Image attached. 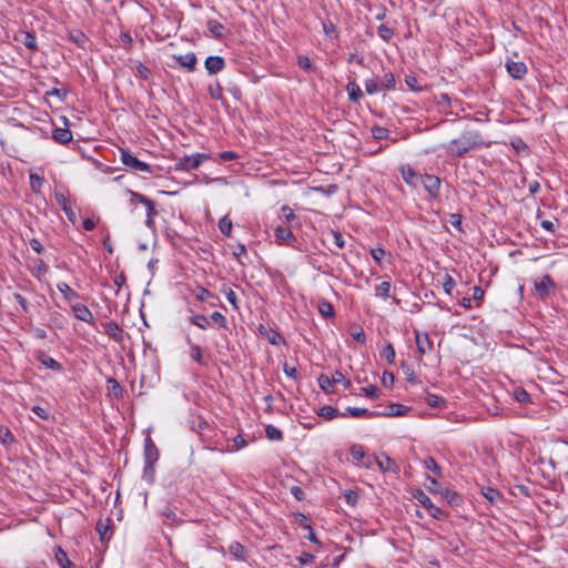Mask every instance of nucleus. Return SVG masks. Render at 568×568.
<instances>
[{
	"instance_id": "1",
	"label": "nucleus",
	"mask_w": 568,
	"mask_h": 568,
	"mask_svg": "<svg viewBox=\"0 0 568 568\" xmlns=\"http://www.w3.org/2000/svg\"><path fill=\"white\" fill-rule=\"evenodd\" d=\"M485 145V141L479 132L467 130L460 136L453 139L444 148L452 156H463L470 150L478 149Z\"/></svg>"
},
{
	"instance_id": "2",
	"label": "nucleus",
	"mask_w": 568,
	"mask_h": 568,
	"mask_svg": "<svg viewBox=\"0 0 568 568\" xmlns=\"http://www.w3.org/2000/svg\"><path fill=\"white\" fill-rule=\"evenodd\" d=\"M120 154H121V161L125 166H128L131 170L136 171V172L151 173V169H150L149 164L140 161L134 155H132L129 151H126L124 149H120Z\"/></svg>"
},
{
	"instance_id": "3",
	"label": "nucleus",
	"mask_w": 568,
	"mask_h": 568,
	"mask_svg": "<svg viewBox=\"0 0 568 568\" xmlns=\"http://www.w3.org/2000/svg\"><path fill=\"white\" fill-rule=\"evenodd\" d=\"M420 185L428 192L433 197L438 196L440 189V180L435 175L425 174L420 176Z\"/></svg>"
},
{
	"instance_id": "4",
	"label": "nucleus",
	"mask_w": 568,
	"mask_h": 568,
	"mask_svg": "<svg viewBox=\"0 0 568 568\" xmlns=\"http://www.w3.org/2000/svg\"><path fill=\"white\" fill-rule=\"evenodd\" d=\"M536 293L540 298L546 297L554 290V282L549 275H542L534 282Z\"/></svg>"
},
{
	"instance_id": "5",
	"label": "nucleus",
	"mask_w": 568,
	"mask_h": 568,
	"mask_svg": "<svg viewBox=\"0 0 568 568\" xmlns=\"http://www.w3.org/2000/svg\"><path fill=\"white\" fill-rule=\"evenodd\" d=\"M414 496L425 508L428 509L432 517L438 519L443 516L442 509L435 506L423 490H418Z\"/></svg>"
},
{
	"instance_id": "6",
	"label": "nucleus",
	"mask_w": 568,
	"mask_h": 568,
	"mask_svg": "<svg viewBox=\"0 0 568 568\" xmlns=\"http://www.w3.org/2000/svg\"><path fill=\"white\" fill-rule=\"evenodd\" d=\"M130 194L132 199H136L140 203L146 206V225L151 226L153 223V217L156 214L153 202L143 194L136 192H130Z\"/></svg>"
},
{
	"instance_id": "7",
	"label": "nucleus",
	"mask_w": 568,
	"mask_h": 568,
	"mask_svg": "<svg viewBox=\"0 0 568 568\" xmlns=\"http://www.w3.org/2000/svg\"><path fill=\"white\" fill-rule=\"evenodd\" d=\"M14 40L22 43L27 49L37 50V38L33 33L28 31H19L14 36Z\"/></svg>"
},
{
	"instance_id": "8",
	"label": "nucleus",
	"mask_w": 568,
	"mask_h": 568,
	"mask_svg": "<svg viewBox=\"0 0 568 568\" xmlns=\"http://www.w3.org/2000/svg\"><path fill=\"white\" fill-rule=\"evenodd\" d=\"M506 69L508 73L515 79H523L527 73V67L524 62L519 61H508L506 63Z\"/></svg>"
},
{
	"instance_id": "9",
	"label": "nucleus",
	"mask_w": 568,
	"mask_h": 568,
	"mask_svg": "<svg viewBox=\"0 0 568 568\" xmlns=\"http://www.w3.org/2000/svg\"><path fill=\"white\" fill-rule=\"evenodd\" d=\"M375 463L381 471L387 473H396L397 466L393 459H390L387 455H379L375 457Z\"/></svg>"
},
{
	"instance_id": "10",
	"label": "nucleus",
	"mask_w": 568,
	"mask_h": 568,
	"mask_svg": "<svg viewBox=\"0 0 568 568\" xmlns=\"http://www.w3.org/2000/svg\"><path fill=\"white\" fill-rule=\"evenodd\" d=\"M72 312L74 316L83 322L92 323L93 322V315L91 311L83 304L75 303L72 305Z\"/></svg>"
},
{
	"instance_id": "11",
	"label": "nucleus",
	"mask_w": 568,
	"mask_h": 568,
	"mask_svg": "<svg viewBox=\"0 0 568 568\" xmlns=\"http://www.w3.org/2000/svg\"><path fill=\"white\" fill-rule=\"evenodd\" d=\"M416 346L418 349V353L424 355L427 352H429L433 347L432 342L429 341V337L426 333H416L415 336Z\"/></svg>"
},
{
	"instance_id": "12",
	"label": "nucleus",
	"mask_w": 568,
	"mask_h": 568,
	"mask_svg": "<svg viewBox=\"0 0 568 568\" xmlns=\"http://www.w3.org/2000/svg\"><path fill=\"white\" fill-rule=\"evenodd\" d=\"M225 67L224 59L217 55L209 57L205 60V68L210 73H217Z\"/></svg>"
},
{
	"instance_id": "13",
	"label": "nucleus",
	"mask_w": 568,
	"mask_h": 568,
	"mask_svg": "<svg viewBox=\"0 0 568 568\" xmlns=\"http://www.w3.org/2000/svg\"><path fill=\"white\" fill-rule=\"evenodd\" d=\"M173 59L189 71H193L196 64V57L193 53L173 55Z\"/></svg>"
},
{
	"instance_id": "14",
	"label": "nucleus",
	"mask_w": 568,
	"mask_h": 568,
	"mask_svg": "<svg viewBox=\"0 0 568 568\" xmlns=\"http://www.w3.org/2000/svg\"><path fill=\"white\" fill-rule=\"evenodd\" d=\"M420 176L410 166L402 168V178L413 187H417L420 182Z\"/></svg>"
},
{
	"instance_id": "15",
	"label": "nucleus",
	"mask_w": 568,
	"mask_h": 568,
	"mask_svg": "<svg viewBox=\"0 0 568 568\" xmlns=\"http://www.w3.org/2000/svg\"><path fill=\"white\" fill-rule=\"evenodd\" d=\"M275 237L278 244H291V242L294 240L292 231L288 227L282 225H278L275 229Z\"/></svg>"
},
{
	"instance_id": "16",
	"label": "nucleus",
	"mask_w": 568,
	"mask_h": 568,
	"mask_svg": "<svg viewBox=\"0 0 568 568\" xmlns=\"http://www.w3.org/2000/svg\"><path fill=\"white\" fill-rule=\"evenodd\" d=\"M203 159H204V155H202V154L185 156L182 160L181 165L185 170H193V169H196L203 162Z\"/></svg>"
},
{
	"instance_id": "17",
	"label": "nucleus",
	"mask_w": 568,
	"mask_h": 568,
	"mask_svg": "<svg viewBox=\"0 0 568 568\" xmlns=\"http://www.w3.org/2000/svg\"><path fill=\"white\" fill-rule=\"evenodd\" d=\"M105 333L115 342H121L123 339V331L120 326L113 322L105 324Z\"/></svg>"
},
{
	"instance_id": "18",
	"label": "nucleus",
	"mask_w": 568,
	"mask_h": 568,
	"mask_svg": "<svg viewBox=\"0 0 568 568\" xmlns=\"http://www.w3.org/2000/svg\"><path fill=\"white\" fill-rule=\"evenodd\" d=\"M229 552L237 560H246V549L237 541L230 544Z\"/></svg>"
},
{
	"instance_id": "19",
	"label": "nucleus",
	"mask_w": 568,
	"mask_h": 568,
	"mask_svg": "<svg viewBox=\"0 0 568 568\" xmlns=\"http://www.w3.org/2000/svg\"><path fill=\"white\" fill-rule=\"evenodd\" d=\"M351 456L353 457L354 460H356L358 464L369 468L371 467V463L367 462H363V459L365 458V450L363 448V446L361 445H354L352 446L351 448Z\"/></svg>"
},
{
	"instance_id": "20",
	"label": "nucleus",
	"mask_w": 568,
	"mask_h": 568,
	"mask_svg": "<svg viewBox=\"0 0 568 568\" xmlns=\"http://www.w3.org/2000/svg\"><path fill=\"white\" fill-rule=\"evenodd\" d=\"M52 138L59 143H68L72 140V133L68 129H55Z\"/></svg>"
},
{
	"instance_id": "21",
	"label": "nucleus",
	"mask_w": 568,
	"mask_h": 568,
	"mask_svg": "<svg viewBox=\"0 0 568 568\" xmlns=\"http://www.w3.org/2000/svg\"><path fill=\"white\" fill-rule=\"evenodd\" d=\"M57 288L68 301H74L79 297V295L64 282L58 283Z\"/></svg>"
},
{
	"instance_id": "22",
	"label": "nucleus",
	"mask_w": 568,
	"mask_h": 568,
	"mask_svg": "<svg viewBox=\"0 0 568 568\" xmlns=\"http://www.w3.org/2000/svg\"><path fill=\"white\" fill-rule=\"evenodd\" d=\"M207 29L216 38L223 36L224 27L216 20H210L207 22Z\"/></svg>"
},
{
	"instance_id": "23",
	"label": "nucleus",
	"mask_w": 568,
	"mask_h": 568,
	"mask_svg": "<svg viewBox=\"0 0 568 568\" xmlns=\"http://www.w3.org/2000/svg\"><path fill=\"white\" fill-rule=\"evenodd\" d=\"M265 435H266L267 439H270V440H276V442L282 440V433H281V430L278 428H276L275 426H273V425H267L266 426Z\"/></svg>"
},
{
	"instance_id": "24",
	"label": "nucleus",
	"mask_w": 568,
	"mask_h": 568,
	"mask_svg": "<svg viewBox=\"0 0 568 568\" xmlns=\"http://www.w3.org/2000/svg\"><path fill=\"white\" fill-rule=\"evenodd\" d=\"M318 416L324 417L326 419H333L336 416H338V412L334 407L325 405L320 408Z\"/></svg>"
},
{
	"instance_id": "25",
	"label": "nucleus",
	"mask_w": 568,
	"mask_h": 568,
	"mask_svg": "<svg viewBox=\"0 0 568 568\" xmlns=\"http://www.w3.org/2000/svg\"><path fill=\"white\" fill-rule=\"evenodd\" d=\"M424 467L437 476H442V469L433 457H427L424 459Z\"/></svg>"
},
{
	"instance_id": "26",
	"label": "nucleus",
	"mask_w": 568,
	"mask_h": 568,
	"mask_svg": "<svg viewBox=\"0 0 568 568\" xmlns=\"http://www.w3.org/2000/svg\"><path fill=\"white\" fill-rule=\"evenodd\" d=\"M318 312L324 316V317H331L334 315V311H333V306L329 302L327 301H321L318 303Z\"/></svg>"
},
{
	"instance_id": "27",
	"label": "nucleus",
	"mask_w": 568,
	"mask_h": 568,
	"mask_svg": "<svg viewBox=\"0 0 568 568\" xmlns=\"http://www.w3.org/2000/svg\"><path fill=\"white\" fill-rule=\"evenodd\" d=\"M381 356L389 364H393L394 361H395V349L394 347L392 346V344H387L382 353H381Z\"/></svg>"
},
{
	"instance_id": "28",
	"label": "nucleus",
	"mask_w": 568,
	"mask_h": 568,
	"mask_svg": "<svg viewBox=\"0 0 568 568\" xmlns=\"http://www.w3.org/2000/svg\"><path fill=\"white\" fill-rule=\"evenodd\" d=\"M390 292V283L389 282H382L375 291V295L378 297L387 298L389 297Z\"/></svg>"
},
{
	"instance_id": "29",
	"label": "nucleus",
	"mask_w": 568,
	"mask_h": 568,
	"mask_svg": "<svg viewBox=\"0 0 568 568\" xmlns=\"http://www.w3.org/2000/svg\"><path fill=\"white\" fill-rule=\"evenodd\" d=\"M346 414L351 415L352 417H362L364 415L372 416L373 414L368 412L366 408H359V407H348L345 413L342 414V416H345Z\"/></svg>"
},
{
	"instance_id": "30",
	"label": "nucleus",
	"mask_w": 568,
	"mask_h": 568,
	"mask_svg": "<svg viewBox=\"0 0 568 568\" xmlns=\"http://www.w3.org/2000/svg\"><path fill=\"white\" fill-rule=\"evenodd\" d=\"M219 229L224 235L230 236L232 231V221L227 216H223L219 222Z\"/></svg>"
},
{
	"instance_id": "31",
	"label": "nucleus",
	"mask_w": 568,
	"mask_h": 568,
	"mask_svg": "<svg viewBox=\"0 0 568 568\" xmlns=\"http://www.w3.org/2000/svg\"><path fill=\"white\" fill-rule=\"evenodd\" d=\"M14 440L12 433L7 427H0V442L3 445H10Z\"/></svg>"
},
{
	"instance_id": "32",
	"label": "nucleus",
	"mask_w": 568,
	"mask_h": 568,
	"mask_svg": "<svg viewBox=\"0 0 568 568\" xmlns=\"http://www.w3.org/2000/svg\"><path fill=\"white\" fill-rule=\"evenodd\" d=\"M55 559L61 566V568H67L72 565L71 561L68 559L67 552L61 548H59L58 551L55 552Z\"/></svg>"
},
{
	"instance_id": "33",
	"label": "nucleus",
	"mask_w": 568,
	"mask_h": 568,
	"mask_svg": "<svg viewBox=\"0 0 568 568\" xmlns=\"http://www.w3.org/2000/svg\"><path fill=\"white\" fill-rule=\"evenodd\" d=\"M29 178H30L31 189L36 192H39L44 182L43 178L39 176L36 173H30Z\"/></svg>"
},
{
	"instance_id": "34",
	"label": "nucleus",
	"mask_w": 568,
	"mask_h": 568,
	"mask_svg": "<svg viewBox=\"0 0 568 568\" xmlns=\"http://www.w3.org/2000/svg\"><path fill=\"white\" fill-rule=\"evenodd\" d=\"M347 92L352 101H357L362 97V91L355 83L348 84Z\"/></svg>"
},
{
	"instance_id": "35",
	"label": "nucleus",
	"mask_w": 568,
	"mask_h": 568,
	"mask_svg": "<svg viewBox=\"0 0 568 568\" xmlns=\"http://www.w3.org/2000/svg\"><path fill=\"white\" fill-rule=\"evenodd\" d=\"M377 33L385 41L390 40L392 37L394 36L393 30L390 28H388L387 26H385V24H381L377 28Z\"/></svg>"
},
{
	"instance_id": "36",
	"label": "nucleus",
	"mask_w": 568,
	"mask_h": 568,
	"mask_svg": "<svg viewBox=\"0 0 568 568\" xmlns=\"http://www.w3.org/2000/svg\"><path fill=\"white\" fill-rule=\"evenodd\" d=\"M514 398L518 403H527V402H529L530 396L524 388H516L514 390Z\"/></svg>"
},
{
	"instance_id": "37",
	"label": "nucleus",
	"mask_w": 568,
	"mask_h": 568,
	"mask_svg": "<svg viewBox=\"0 0 568 568\" xmlns=\"http://www.w3.org/2000/svg\"><path fill=\"white\" fill-rule=\"evenodd\" d=\"M70 39L80 47H84L85 43L89 41L87 36L80 31H77L75 33H70Z\"/></svg>"
},
{
	"instance_id": "38",
	"label": "nucleus",
	"mask_w": 568,
	"mask_h": 568,
	"mask_svg": "<svg viewBox=\"0 0 568 568\" xmlns=\"http://www.w3.org/2000/svg\"><path fill=\"white\" fill-rule=\"evenodd\" d=\"M191 322L200 328H206L210 324L209 318L203 315H195L191 318Z\"/></svg>"
},
{
	"instance_id": "39",
	"label": "nucleus",
	"mask_w": 568,
	"mask_h": 568,
	"mask_svg": "<svg viewBox=\"0 0 568 568\" xmlns=\"http://www.w3.org/2000/svg\"><path fill=\"white\" fill-rule=\"evenodd\" d=\"M351 335L354 338V341H356L359 344H364L366 341L365 333H364L363 328H361V327L353 328L351 331Z\"/></svg>"
},
{
	"instance_id": "40",
	"label": "nucleus",
	"mask_w": 568,
	"mask_h": 568,
	"mask_svg": "<svg viewBox=\"0 0 568 568\" xmlns=\"http://www.w3.org/2000/svg\"><path fill=\"white\" fill-rule=\"evenodd\" d=\"M331 236H332V239H333V243H334V245H335L337 248H339V250L344 248V246H345V240H344L343 235H342L339 232H337V231H332V232H331Z\"/></svg>"
},
{
	"instance_id": "41",
	"label": "nucleus",
	"mask_w": 568,
	"mask_h": 568,
	"mask_svg": "<svg viewBox=\"0 0 568 568\" xmlns=\"http://www.w3.org/2000/svg\"><path fill=\"white\" fill-rule=\"evenodd\" d=\"M223 293L225 294L226 300L232 304V306L235 310H237L239 306H237V298H236L235 292L232 288L226 287V288H223Z\"/></svg>"
},
{
	"instance_id": "42",
	"label": "nucleus",
	"mask_w": 568,
	"mask_h": 568,
	"mask_svg": "<svg viewBox=\"0 0 568 568\" xmlns=\"http://www.w3.org/2000/svg\"><path fill=\"white\" fill-rule=\"evenodd\" d=\"M407 413V407L402 405H392L389 407L388 416H404Z\"/></svg>"
},
{
	"instance_id": "43",
	"label": "nucleus",
	"mask_w": 568,
	"mask_h": 568,
	"mask_svg": "<svg viewBox=\"0 0 568 568\" xmlns=\"http://www.w3.org/2000/svg\"><path fill=\"white\" fill-rule=\"evenodd\" d=\"M323 30H324V33L328 37V38H335L336 37V28L334 26L333 22L331 21H324L323 22Z\"/></svg>"
},
{
	"instance_id": "44",
	"label": "nucleus",
	"mask_w": 568,
	"mask_h": 568,
	"mask_svg": "<svg viewBox=\"0 0 568 568\" xmlns=\"http://www.w3.org/2000/svg\"><path fill=\"white\" fill-rule=\"evenodd\" d=\"M372 134L375 139L383 140V139L387 138L388 130L383 126H373Z\"/></svg>"
},
{
	"instance_id": "45",
	"label": "nucleus",
	"mask_w": 568,
	"mask_h": 568,
	"mask_svg": "<svg viewBox=\"0 0 568 568\" xmlns=\"http://www.w3.org/2000/svg\"><path fill=\"white\" fill-rule=\"evenodd\" d=\"M332 382L333 384H339V383H343L345 387H348L351 385V382L348 379L345 378V376L343 375V373L336 371L333 375H332Z\"/></svg>"
},
{
	"instance_id": "46",
	"label": "nucleus",
	"mask_w": 568,
	"mask_h": 568,
	"mask_svg": "<svg viewBox=\"0 0 568 568\" xmlns=\"http://www.w3.org/2000/svg\"><path fill=\"white\" fill-rule=\"evenodd\" d=\"M41 362L48 368H51V369H54V371H59L61 368V365L55 359H53L52 357L44 356L41 359Z\"/></svg>"
},
{
	"instance_id": "47",
	"label": "nucleus",
	"mask_w": 568,
	"mask_h": 568,
	"mask_svg": "<svg viewBox=\"0 0 568 568\" xmlns=\"http://www.w3.org/2000/svg\"><path fill=\"white\" fill-rule=\"evenodd\" d=\"M297 63L303 70H305L307 72L313 70L311 60L305 55H300L297 59Z\"/></svg>"
},
{
	"instance_id": "48",
	"label": "nucleus",
	"mask_w": 568,
	"mask_h": 568,
	"mask_svg": "<svg viewBox=\"0 0 568 568\" xmlns=\"http://www.w3.org/2000/svg\"><path fill=\"white\" fill-rule=\"evenodd\" d=\"M190 356L197 363H202V352L200 346L197 345H191L190 348Z\"/></svg>"
},
{
	"instance_id": "49",
	"label": "nucleus",
	"mask_w": 568,
	"mask_h": 568,
	"mask_svg": "<svg viewBox=\"0 0 568 568\" xmlns=\"http://www.w3.org/2000/svg\"><path fill=\"white\" fill-rule=\"evenodd\" d=\"M382 84L386 89H393L395 87V78L393 73H385L382 80Z\"/></svg>"
},
{
	"instance_id": "50",
	"label": "nucleus",
	"mask_w": 568,
	"mask_h": 568,
	"mask_svg": "<svg viewBox=\"0 0 568 568\" xmlns=\"http://www.w3.org/2000/svg\"><path fill=\"white\" fill-rule=\"evenodd\" d=\"M371 255L377 263H382V260L386 255V252L382 247H375L371 250Z\"/></svg>"
},
{
	"instance_id": "51",
	"label": "nucleus",
	"mask_w": 568,
	"mask_h": 568,
	"mask_svg": "<svg viewBox=\"0 0 568 568\" xmlns=\"http://www.w3.org/2000/svg\"><path fill=\"white\" fill-rule=\"evenodd\" d=\"M455 287V281L450 275H445V280L443 283V288L447 294H452L453 288Z\"/></svg>"
},
{
	"instance_id": "52",
	"label": "nucleus",
	"mask_w": 568,
	"mask_h": 568,
	"mask_svg": "<svg viewBox=\"0 0 568 568\" xmlns=\"http://www.w3.org/2000/svg\"><path fill=\"white\" fill-rule=\"evenodd\" d=\"M54 199L57 204L63 210L69 205L67 196L62 192H55Z\"/></svg>"
},
{
	"instance_id": "53",
	"label": "nucleus",
	"mask_w": 568,
	"mask_h": 568,
	"mask_svg": "<svg viewBox=\"0 0 568 568\" xmlns=\"http://www.w3.org/2000/svg\"><path fill=\"white\" fill-rule=\"evenodd\" d=\"M211 320L219 324L221 327H226V318L224 315H222L220 312H214L211 315Z\"/></svg>"
},
{
	"instance_id": "54",
	"label": "nucleus",
	"mask_w": 568,
	"mask_h": 568,
	"mask_svg": "<svg viewBox=\"0 0 568 568\" xmlns=\"http://www.w3.org/2000/svg\"><path fill=\"white\" fill-rule=\"evenodd\" d=\"M318 384L323 390H328V387L333 384V382L328 376L321 375L318 378Z\"/></svg>"
},
{
	"instance_id": "55",
	"label": "nucleus",
	"mask_w": 568,
	"mask_h": 568,
	"mask_svg": "<svg viewBox=\"0 0 568 568\" xmlns=\"http://www.w3.org/2000/svg\"><path fill=\"white\" fill-rule=\"evenodd\" d=\"M108 530H109V526L102 521H99L97 524V531L98 534L100 535V538L101 540H104L105 539V536L108 534Z\"/></svg>"
},
{
	"instance_id": "56",
	"label": "nucleus",
	"mask_w": 568,
	"mask_h": 568,
	"mask_svg": "<svg viewBox=\"0 0 568 568\" xmlns=\"http://www.w3.org/2000/svg\"><path fill=\"white\" fill-rule=\"evenodd\" d=\"M365 90L368 94H374L378 91V85L374 80H367L365 82Z\"/></svg>"
},
{
	"instance_id": "57",
	"label": "nucleus",
	"mask_w": 568,
	"mask_h": 568,
	"mask_svg": "<svg viewBox=\"0 0 568 568\" xmlns=\"http://www.w3.org/2000/svg\"><path fill=\"white\" fill-rule=\"evenodd\" d=\"M150 73H151L150 70L145 65H143L142 63H139L136 65V74L139 77H141L142 79H148Z\"/></svg>"
},
{
	"instance_id": "58",
	"label": "nucleus",
	"mask_w": 568,
	"mask_h": 568,
	"mask_svg": "<svg viewBox=\"0 0 568 568\" xmlns=\"http://www.w3.org/2000/svg\"><path fill=\"white\" fill-rule=\"evenodd\" d=\"M32 412L41 419H48L49 417L47 409L41 406H33Z\"/></svg>"
},
{
	"instance_id": "59",
	"label": "nucleus",
	"mask_w": 568,
	"mask_h": 568,
	"mask_svg": "<svg viewBox=\"0 0 568 568\" xmlns=\"http://www.w3.org/2000/svg\"><path fill=\"white\" fill-rule=\"evenodd\" d=\"M62 211L65 213V215H67L68 220H69L71 223H73V224H74V223L77 222V213L72 210V207H71L70 205H68L67 207H64Z\"/></svg>"
},
{
	"instance_id": "60",
	"label": "nucleus",
	"mask_w": 568,
	"mask_h": 568,
	"mask_svg": "<svg viewBox=\"0 0 568 568\" xmlns=\"http://www.w3.org/2000/svg\"><path fill=\"white\" fill-rule=\"evenodd\" d=\"M345 500L348 505H352L354 506L357 501V494L352 491V490H348L346 494H345Z\"/></svg>"
},
{
	"instance_id": "61",
	"label": "nucleus",
	"mask_w": 568,
	"mask_h": 568,
	"mask_svg": "<svg viewBox=\"0 0 568 568\" xmlns=\"http://www.w3.org/2000/svg\"><path fill=\"white\" fill-rule=\"evenodd\" d=\"M233 443H234V445H233L232 449H239L246 445L245 439L241 435L235 436L233 438Z\"/></svg>"
},
{
	"instance_id": "62",
	"label": "nucleus",
	"mask_w": 568,
	"mask_h": 568,
	"mask_svg": "<svg viewBox=\"0 0 568 568\" xmlns=\"http://www.w3.org/2000/svg\"><path fill=\"white\" fill-rule=\"evenodd\" d=\"M291 493L298 500H302L304 498V495H305L303 489L301 487H298V486H293L291 488Z\"/></svg>"
},
{
	"instance_id": "63",
	"label": "nucleus",
	"mask_w": 568,
	"mask_h": 568,
	"mask_svg": "<svg viewBox=\"0 0 568 568\" xmlns=\"http://www.w3.org/2000/svg\"><path fill=\"white\" fill-rule=\"evenodd\" d=\"M282 211H283L285 220L287 222H291V221H293L296 217L294 212L290 207H287V206H283Z\"/></svg>"
},
{
	"instance_id": "64",
	"label": "nucleus",
	"mask_w": 568,
	"mask_h": 568,
	"mask_svg": "<svg viewBox=\"0 0 568 568\" xmlns=\"http://www.w3.org/2000/svg\"><path fill=\"white\" fill-rule=\"evenodd\" d=\"M221 91L222 90H221V87L219 84H216L214 87L213 85L210 87V94L214 99H220L221 98Z\"/></svg>"
}]
</instances>
